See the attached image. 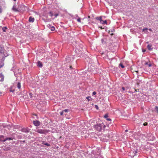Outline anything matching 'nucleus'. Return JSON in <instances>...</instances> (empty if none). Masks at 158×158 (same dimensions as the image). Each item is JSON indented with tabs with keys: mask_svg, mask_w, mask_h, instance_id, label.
Returning a JSON list of instances; mask_svg holds the SVG:
<instances>
[{
	"mask_svg": "<svg viewBox=\"0 0 158 158\" xmlns=\"http://www.w3.org/2000/svg\"><path fill=\"white\" fill-rule=\"evenodd\" d=\"M34 114V115H35V116H36V114Z\"/></svg>",
	"mask_w": 158,
	"mask_h": 158,
	"instance_id": "a18cd8bd",
	"label": "nucleus"
},
{
	"mask_svg": "<svg viewBox=\"0 0 158 158\" xmlns=\"http://www.w3.org/2000/svg\"><path fill=\"white\" fill-rule=\"evenodd\" d=\"M68 109H66L64 110H63V111L64 112H67L68 111Z\"/></svg>",
	"mask_w": 158,
	"mask_h": 158,
	"instance_id": "a878e982",
	"label": "nucleus"
},
{
	"mask_svg": "<svg viewBox=\"0 0 158 158\" xmlns=\"http://www.w3.org/2000/svg\"><path fill=\"white\" fill-rule=\"evenodd\" d=\"M149 31H152V29H151V28L149 29Z\"/></svg>",
	"mask_w": 158,
	"mask_h": 158,
	"instance_id": "58836bf2",
	"label": "nucleus"
},
{
	"mask_svg": "<svg viewBox=\"0 0 158 158\" xmlns=\"http://www.w3.org/2000/svg\"><path fill=\"white\" fill-rule=\"evenodd\" d=\"M145 50H143V52H145Z\"/></svg>",
	"mask_w": 158,
	"mask_h": 158,
	"instance_id": "79ce46f5",
	"label": "nucleus"
},
{
	"mask_svg": "<svg viewBox=\"0 0 158 158\" xmlns=\"http://www.w3.org/2000/svg\"><path fill=\"white\" fill-rule=\"evenodd\" d=\"M13 91H12V90H10V92H13Z\"/></svg>",
	"mask_w": 158,
	"mask_h": 158,
	"instance_id": "49530a36",
	"label": "nucleus"
},
{
	"mask_svg": "<svg viewBox=\"0 0 158 158\" xmlns=\"http://www.w3.org/2000/svg\"><path fill=\"white\" fill-rule=\"evenodd\" d=\"M29 21L30 22H33L34 21V19L31 17H30L29 18Z\"/></svg>",
	"mask_w": 158,
	"mask_h": 158,
	"instance_id": "39448f33",
	"label": "nucleus"
},
{
	"mask_svg": "<svg viewBox=\"0 0 158 158\" xmlns=\"http://www.w3.org/2000/svg\"><path fill=\"white\" fill-rule=\"evenodd\" d=\"M96 19L97 20L100 21V22L102 21V16H100L99 17H97L96 18Z\"/></svg>",
	"mask_w": 158,
	"mask_h": 158,
	"instance_id": "6e6552de",
	"label": "nucleus"
},
{
	"mask_svg": "<svg viewBox=\"0 0 158 158\" xmlns=\"http://www.w3.org/2000/svg\"><path fill=\"white\" fill-rule=\"evenodd\" d=\"M13 139L11 138H6V141L7 140H13Z\"/></svg>",
	"mask_w": 158,
	"mask_h": 158,
	"instance_id": "6ab92c4d",
	"label": "nucleus"
},
{
	"mask_svg": "<svg viewBox=\"0 0 158 158\" xmlns=\"http://www.w3.org/2000/svg\"><path fill=\"white\" fill-rule=\"evenodd\" d=\"M101 42L102 44H105L106 42V39H101Z\"/></svg>",
	"mask_w": 158,
	"mask_h": 158,
	"instance_id": "9b49d317",
	"label": "nucleus"
},
{
	"mask_svg": "<svg viewBox=\"0 0 158 158\" xmlns=\"http://www.w3.org/2000/svg\"><path fill=\"white\" fill-rule=\"evenodd\" d=\"M95 128L97 131H100L102 129L101 124H99L95 125Z\"/></svg>",
	"mask_w": 158,
	"mask_h": 158,
	"instance_id": "f257e3e1",
	"label": "nucleus"
},
{
	"mask_svg": "<svg viewBox=\"0 0 158 158\" xmlns=\"http://www.w3.org/2000/svg\"><path fill=\"white\" fill-rule=\"evenodd\" d=\"M42 144H43L44 145H46L47 146H50V145L49 144H48V143H44V141H43L42 143Z\"/></svg>",
	"mask_w": 158,
	"mask_h": 158,
	"instance_id": "f8f14e48",
	"label": "nucleus"
},
{
	"mask_svg": "<svg viewBox=\"0 0 158 158\" xmlns=\"http://www.w3.org/2000/svg\"><path fill=\"white\" fill-rule=\"evenodd\" d=\"M37 65L39 67H41L42 66V63L40 61H39L37 63Z\"/></svg>",
	"mask_w": 158,
	"mask_h": 158,
	"instance_id": "1a4fd4ad",
	"label": "nucleus"
},
{
	"mask_svg": "<svg viewBox=\"0 0 158 158\" xmlns=\"http://www.w3.org/2000/svg\"><path fill=\"white\" fill-rule=\"evenodd\" d=\"M0 141H6V138H4V136L2 135H0Z\"/></svg>",
	"mask_w": 158,
	"mask_h": 158,
	"instance_id": "7ed1b4c3",
	"label": "nucleus"
},
{
	"mask_svg": "<svg viewBox=\"0 0 158 158\" xmlns=\"http://www.w3.org/2000/svg\"><path fill=\"white\" fill-rule=\"evenodd\" d=\"M4 52L3 49L2 47H0V53H2Z\"/></svg>",
	"mask_w": 158,
	"mask_h": 158,
	"instance_id": "a211bd4d",
	"label": "nucleus"
},
{
	"mask_svg": "<svg viewBox=\"0 0 158 158\" xmlns=\"http://www.w3.org/2000/svg\"><path fill=\"white\" fill-rule=\"evenodd\" d=\"M95 107L97 109H98V106L97 105H95Z\"/></svg>",
	"mask_w": 158,
	"mask_h": 158,
	"instance_id": "72a5a7b5",
	"label": "nucleus"
},
{
	"mask_svg": "<svg viewBox=\"0 0 158 158\" xmlns=\"http://www.w3.org/2000/svg\"><path fill=\"white\" fill-rule=\"evenodd\" d=\"M156 110L157 112L158 113V107H156Z\"/></svg>",
	"mask_w": 158,
	"mask_h": 158,
	"instance_id": "c9c22d12",
	"label": "nucleus"
},
{
	"mask_svg": "<svg viewBox=\"0 0 158 158\" xmlns=\"http://www.w3.org/2000/svg\"><path fill=\"white\" fill-rule=\"evenodd\" d=\"M36 132L40 134L44 133V131L41 129H38L36 131Z\"/></svg>",
	"mask_w": 158,
	"mask_h": 158,
	"instance_id": "20e7f679",
	"label": "nucleus"
},
{
	"mask_svg": "<svg viewBox=\"0 0 158 158\" xmlns=\"http://www.w3.org/2000/svg\"><path fill=\"white\" fill-rule=\"evenodd\" d=\"M14 1H15L16 0H13Z\"/></svg>",
	"mask_w": 158,
	"mask_h": 158,
	"instance_id": "de8ad7c7",
	"label": "nucleus"
},
{
	"mask_svg": "<svg viewBox=\"0 0 158 158\" xmlns=\"http://www.w3.org/2000/svg\"><path fill=\"white\" fill-rule=\"evenodd\" d=\"M21 84L20 82H19L17 84V87L19 89H20L21 88Z\"/></svg>",
	"mask_w": 158,
	"mask_h": 158,
	"instance_id": "4468645a",
	"label": "nucleus"
},
{
	"mask_svg": "<svg viewBox=\"0 0 158 158\" xmlns=\"http://www.w3.org/2000/svg\"><path fill=\"white\" fill-rule=\"evenodd\" d=\"M49 15H50L51 16V17H52L53 16V12H52V11H50L49 12Z\"/></svg>",
	"mask_w": 158,
	"mask_h": 158,
	"instance_id": "412c9836",
	"label": "nucleus"
},
{
	"mask_svg": "<svg viewBox=\"0 0 158 158\" xmlns=\"http://www.w3.org/2000/svg\"><path fill=\"white\" fill-rule=\"evenodd\" d=\"M101 29H102V27H101Z\"/></svg>",
	"mask_w": 158,
	"mask_h": 158,
	"instance_id": "09e8293b",
	"label": "nucleus"
},
{
	"mask_svg": "<svg viewBox=\"0 0 158 158\" xmlns=\"http://www.w3.org/2000/svg\"><path fill=\"white\" fill-rule=\"evenodd\" d=\"M152 45L150 44H148L147 46V48L149 50H151L152 49Z\"/></svg>",
	"mask_w": 158,
	"mask_h": 158,
	"instance_id": "423d86ee",
	"label": "nucleus"
},
{
	"mask_svg": "<svg viewBox=\"0 0 158 158\" xmlns=\"http://www.w3.org/2000/svg\"><path fill=\"white\" fill-rule=\"evenodd\" d=\"M136 153V151L135 152V153H134V155H133V156H134L135 155V154Z\"/></svg>",
	"mask_w": 158,
	"mask_h": 158,
	"instance_id": "4c0bfd02",
	"label": "nucleus"
},
{
	"mask_svg": "<svg viewBox=\"0 0 158 158\" xmlns=\"http://www.w3.org/2000/svg\"><path fill=\"white\" fill-rule=\"evenodd\" d=\"M77 21H78V22H81V19L80 18H78L77 20Z\"/></svg>",
	"mask_w": 158,
	"mask_h": 158,
	"instance_id": "bb28decb",
	"label": "nucleus"
},
{
	"mask_svg": "<svg viewBox=\"0 0 158 158\" xmlns=\"http://www.w3.org/2000/svg\"><path fill=\"white\" fill-rule=\"evenodd\" d=\"M93 95H95L96 94V92L95 91H94L93 92Z\"/></svg>",
	"mask_w": 158,
	"mask_h": 158,
	"instance_id": "c756f323",
	"label": "nucleus"
},
{
	"mask_svg": "<svg viewBox=\"0 0 158 158\" xmlns=\"http://www.w3.org/2000/svg\"><path fill=\"white\" fill-rule=\"evenodd\" d=\"M58 15V14H56L54 15V16H55V17H56Z\"/></svg>",
	"mask_w": 158,
	"mask_h": 158,
	"instance_id": "2f4dec72",
	"label": "nucleus"
},
{
	"mask_svg": "<svg viewBox=\"0 0 158 158\" xmlns=\"http://www.w3.org/2000/svg\"><path fill=\"white\" fill-rule=\"evenodd\" d=\"M147 28H144L143 29V31H144V30H147Z\"/></svg>",
	"mask_w": 158,
	"mask_h": 158,
	"instance_id": "ea45409f",
	"label": "nucleus"
},
{
	"mask_svg": "<svg viewBox=\"0 0 158 158\" xmlns=\"http://www.w3.org/2000/svg\"><path fill=\"white\" fill-rule=\"evenodd\" d=\"M145 65H147L148 67H150L151 66V64L150 63H149L148 62H146L145 63Z\"/></svg>",
	"mask_w": 158,
	"mask_h": 158,
	"instance_id": "dca6fc26",
	"label": "nucleus"
},
{
	"mask_svg": "<svg viewBox=\"0 0 158 158\" xmlns=\"http://www.w3.org/2000/svg\"><path fill=\"white\" fill-rule=\"evenodd\" d=\"M29 95L30 97L31 98L32 96V94L31 93H30Z\"/></svg>",
	"mask_w": 158,
	"mask_h": 158,
	"instance_id": "473e14b6",
	"label": "nucleus"
},
{
	"mask_svg": "<svg viewBox=\"0 0 158 158\" xmlns=\"http://www.w3.org/2000/svg\"><path fill=\"white\" fill-rule=\"evenodd\" d=\"M12 9H13V10L15 11H17V9L15 8L14 6L13 7Z\"/></svg>",
	"mask_w": 158,
	"mask_h": 158,
	"instance_id": "b1692460",
	"label": "nucleus"
},
{
	"mask_svg": "<svg viewBox=\"0 0 158 158\" xmlns=\"http://www.w3.org/2000/svg\"><path fill=\"white\" fill-rule=\"evenodd\" d=\"M34 125L36 127L39 126L40 124V122L38 120L34 121L33 122Z\"/></svg>",
	"mask_w": 158,
	"mask_h": 158,
	"instance_id": "f03ea898",
	"label": "nucleus"
},
{
	"mask_svg": "<svg viewBox=\"0 0 158 158\" xmlns=\"http://www.w3.org/2000/svg\"><path fill=\"white\" fill-rule=\"evenodd\" d=\"M70 68H72V66H70Z\"/></svg>",
	"mask_w": 158,
	"mask_h": 158,
	"instance_id": "c03bdc74",
	"label": "nucleus"
},
{
	"mask_svg": "<svg viewBox=\"0 0 158 158\" xmlns=\"http://www.w3.org/2000/svg\"><path fill=\"white\" fill-rule=\"evenodd\" d=\"M122 89H123V90H124L125 89L124 87H123L122 88Z\"/></svg>",
	"mask_w": 158,
	"mask_h": 158,
	"instance_id": "e433bc0d",
	"label": "nucleus"
},
{
	"mask_svg": "<svg viewBox=\"0 0 158 158\" xmlns=\"http://www.w3.org/2000/svg\"><path fill=\"white\" fill-rule=\"evenodd\" d=\"M7 29L6 27H3L2 28V30L3 32L6 31V30Z\"/></svg>",
	"mask_w": 158,
	"mask_h": 158,
	"instance_id": "5701e85b",
	"label": "nucleus"
},
{
	"mask_svg": "<svg viewBox=\"0 0 158 158\" xmlns=\"http://www.w3.org/2000/svg\"><path fill=\"white\" fill-rule=\"evenodd\" d=\"M138 70H136V71H135V72H137V73H138Z\"/></svg>",
	"mask_w": 158,
	"mask_h": 158,
	"instance_id": "a19ab883",
	"label": "nucleus"
},
{
	"mask_svg": "<svg viewBox=\"0 0 158 158\" xmlns=\"http://www.w3.org/2000/svg\"><path fill=\"white\" fill-rule=\"evenodd\" d=\"M10 147H8L5 148V149H4V151H8L10 150Z\"/></svg>",
	"mask_w": 158,
	"mask_h": 158,
	"instance_id": "2eb2a0df",
	"label": "nucleus"
},
{
	"mask_svg": "<svg viewBox=\"0 0 158 158\" xmlns=\"http://www.w3.org/2000/svg\"><path fill=\"white\" fill-rule=\"evenodd\" d=\"M113 33H111V35H113Z\"/></svg>",
	"mask_w": 158,
	"mask_h": 158,
	"instance_id": "37998d69",
	"label": "nucleus"
},
{
	"mask_svg": "<svg viewBox=\"0 0 158 158\" xmlns=\"http://www.w3.org/2000/svg\"><path fill=\"white\" fill-rule=\"evenodd\" d=\"M65 60L67 63L69 62L71 60L70 58L69 57H67Z\"/></svg>",
	"mask_w": 158,
	"mask_h": 158,
	"instance_id": "9d476101",
	"label": "nucleus"
},
{
	"mask_svg": "<svg viewBox=\"0 0 158 158\" xmlns=\"http://www.w3.org/2000/svg\"><path fill=\"white\" fill-rule=\"evenodd\" d=\"M63 112H64V111H63V110L62 111L60 112V114L61 115H62L63 114Z\"/></svg>",
	"mask_w": 158,
	"mask_h": 158,
	"instance_id": "7c9ffc66",
	"label": "nucleus"
},
{
	"mask_svg": "<svg viewBox=\"0 0 158 158\" xmlns=\"http://www.w3.org/2000/svg\"><path fill=\"white\" fill-rule=\"evenodd\" d=\"M0 77H1L2 79V81H3L4 79V77L3 75H0Z\"/></svg>",
	"mask_w": 158,
	"mask_h": 158,
	"instance_id": "393cba45",
	"label": "nucleus"
},
{
	"mask_svg": "<svg viewBox=\"0 0 158 158\" xmlns=\"http://www.w3.org/2000/svg\"><path fill=\"white\" fill-rule=\"evenodd\" d=\"M127 131V130H126V131Z\"/></svg>",
	"mask_w": 158,
	"mask_h": 158,
	"instance_id": "8fccbe9b",
	"label": "nucleus"
},
{
	"mask_svg": "<svg viewBox=\"0 0 158 158\" xmlns=\"http://www.w3.org/2000/svg\"><path fill=\"white\" fill-rule=\"evenodd\" d=\"M107 120H108V121H111V119L110 118H107Z\"/></svg>",
	"mask_w": 158,
	"mask_h": 158,
	"instance_id": "f704fd0d",
	"label": "nucleus"
},
{
	"mask_svg": "<svg viewBox=\"0 0 158 158\" xmlns=\"http://www.w3.org/2000/svg\"><path fill=\"white\" fill-rule=\"evenodd\" d=\"M147 125H148V123H146V122L144 123L143 124V125L144 126H147Z\"/></svg>",
	"mask_w": 158,
	"mask_h": 158,
	"instance_id": "cd10ccee",
	"label": "nucleus"
},
{
	"mask_svg": "<svg viewBox=\"0 0 158 158\" xmlns=\"http://www.w3.org/2000/svg\"><path fill=\"white\" fill-rule=\"evenodd\" d=\"M21 131L24 132H29L28 129L26 128H23L21 130Z\"/></svg>",
	"mask_w": 158,
	"mask_h": 158,
	"instance_id": "0eeeda50",
	"label": "nucleus"
},
{
	"mask_svg": "<svg viewBox=\"0 0 158 158\" xmlns=\"http://www.w3.org/2000/svg\"><path fill=\"white\" fill-rule=\"evenodd\" d=\"M55 29L54 27L52 26L51 28V30L52 31H54L55 30Z\"/></svg>",
	"mask_w": 158,
	"mask_h": 158,
	"instance_id": "aec40b11",
	"label": "nucleus"
},
{
	"mask_svg": "<svg viewBox=\"0 0 158 158\" xmlns=\"http://www.w3.org/2000/svg\"><path fill=\"white\" fill-rule=\"evenodd\" d=\"M119 66H120L122 68H124V66L122 63H120L119 64Z\"/></svg>",
	"mask_w": 158,
	"mask_h": 158,
	"instance_id": "4be33fe9",
	"label": "nucleus"
},
{
	"mask_svg": "<svg viewBox=\"0 0 158 158\" xmlns=\"http://www.w3.org/2000/svg\"><path fill=\"white\" fill-rule=\"evenodd\" d=\"M108 117V115L107 114H105L104 116V117L105 118H107Z\"/></svg>",
	"mask_w": 158,
	"mask_h": 158,
	"instance_id": "c85d7f7f",
	"label": "nucleus"
},
{
	"mask_svg": "<svg viewBox=\"0 0 158 158\" xmlns=\"http://www.w3.org/2000/svg\"><path fill=\"white\" fill-rule=\"evenodd\" d=\"M86 99L88 100V101H91L92 100V99L91 98V97L90 96L87 97L86 98Z\"/></svg>",
	"mask_w": 158,
	"mask_h": 158,
	"instance_id": "ddd939ff",
	"label": "nucleus"
},
{
	"mask_svg": "<svg viewBox=\"0 0 158 158\" xmlns=\"http://www.w3.org/2000/svg\"><path fill=\"white\" fill-rule=\"evenodd\" d=\"M100 23L102 24H104V23L106 24L107 23V22L106 20L103 21L102 20V21L100 22Z\"/></svg>",
	"mask_w": 158,
	"mask_h": 158,
	"instance_id": "f3484780",
	"label": "nucleus"
}]
</instances>
